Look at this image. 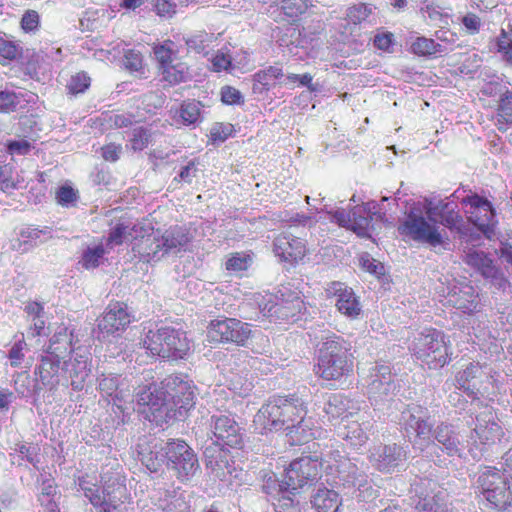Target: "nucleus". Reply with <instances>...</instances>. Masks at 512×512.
Returning <instances> with one entry per match:
<instances>
[{
  "label": "nucleus",
  "mask_w": 512,
  "mask_h": 512,
  "mask_svg": "<svg viewBox=\"0 0 512 512\" xmlns=\"http://www.w3.org/2000/svg\"><path fill=\"white\" fill-rule=\"evenodd\" d=\"M328 456L332 463L325 468V476L331 489L322 484L312 492L310 504L316 512H338L343 503L364 511L382 504L379 489L358 467L356 459L346 457L339 450L329 451Z\"/></svg>",
  "instance_id": "nucleus-1"
},
{
  "label": "nucleus",
  "mask_w": 512,
  "mask_h": 512,
  "mask_svg": "<svg viewBox=\"0 0 512 512\" xmlns=\"http://www.w3.org/2000/svg\"><path fill=\"white\" fill-rule=\"evenodd\" d=\"M197 387L187 374L174 373L159 383L143 386L137 392L139 405L147 406L157 424L183 421L196 404Z\"/></svg>",
  "instance_id": "nucleus-2"
},
{
  "label": "nucleus",
  "mask_w": 512,
  "mask_h": 512,
  "mask_svg": "<svg viewBox=\"0 0 512 512\" xmlns=\"http://www.w3.org/2000/svg\"><path fill=\"white\" fill-rule=\"evenodd\" d=\"M425 213L426 216H423L420 210L410 209L404 221L398 226L399 234L431 247L448 245V234L438 225L441 224L449 230L459 229L463 218L459 213L458 204L447 200L429 201L425 206Z\"/></svg>",
  "instance_id": "nucleus-3"
},
{
  "label": "nucleus",
  "mask_w": 512,
  "mask_h": 512,
  "mask_svg": "<svg viewBox=\"0 0 512 512\" xmlns=\"http://www.w3.org/2000/svg\"><path fill=\"white\" fill-rule=\"evenodd\" d=\"M138 457L152 473L166 467L168 472L181 483H187L200 470L197 453L183 439L145 437L138 443Z\"/></svg>",
  "instance_id": "nucleus-4"
},
{
  "label": "nucleus",
  "mask_w": 512,
  "mask_h": 512,
  "mask_svg": "<svg viewBox=\"0 0 512 512\" xmlns=\"http://www.w3.org/2000/svg\"><path fill=\"white\" fill-rule=\"evenodd\" d=\"M315 374L336 387L343 384L354 370V354L349 340L335 333L322 336L317 345Z\"/></svg>",
  "instance_id": "nucleus-5"
},
{
  "label": "nucleus",
  "mask_w": 512,
  "mask_h": 512,
  "mask_svg": "<svg viewBox=\"0 0 512 512\" xmlns=\"http://www.w3.org/2000/svg\"><path fill=\"white\" fill-rule=\"evenodd\" d=\"M101 481L99 487L86 475L78 477L75 483L95 512H123L122 507L129 498L125 478L118 472H108L102 475Z\"/></svg>",
  "instance_id": "nucleus-6"
},
{
  "label": "nucleus",
  "mask_w": 512,
  "mask_h": 512,
  "mask_svg": "<svg viewBox=\"0 0 512 512\" xmlns=\"http://www.w3.org/2000/svg\"><path fill=\"white\" fill-rule=\"evenodd\" d=\"M412 447L424 457L430 459L435 465L443 467L448 457H462L464 444L456 426L447 422H440L432 427V432L425 440L412 442Z\"/></svg>",
  "instance_id": "nucleus-7"
},
{
  "label": "nucleus",
  "mask_w": 512,
  "mask_h": 512,
  "mask_svg": "<svg viewBox=\"0 0 512 512\" xmlns=\"http://www.w3.org/2000/svg\"><path fill=\"white\" fill-rule=\"evenodd\" d=\"M190 241L191 236L188 229L175 225L163 233L157 231L142 237L133 246V251L139 255L142 261L158 262L166 256L175 255L185 250Z\"/></svg>",
  "instance_id": "nucleus-8"
},
{
  "label": "nucleus",
  "mask_w": 512,
  "mask_h": 512,
  "mask_svg": "<svg viewBox=\"0 0 512 512\" xmlns=\"http://www.w3.org/2000/svg\"><path fill=\"white\" fill-rule=\"evenodd\" d=\"M307 406L303 398L297 394L271 397L258 411L257 421L263 429L280 432L298 417L306 416Z\"/></svg>",
  "instance_id": "nucleus-9"
},
{
  "label": "nucleus",
  "mask_w": 512,
  "mask_h": 512,
  "mask_svg": "<svg viewBox=\"0 0 512 512\" xmlns=\"http://www.w3.org/2000/svg\"><path fill=\"white\" fill-rule=\"evenodd\" d=\"M143 345L152 355L169 361L185 359L190 350L186 332L173 326L148 330Z\"/></svg>",
  "instance_id": "nucleus-10"
},
{
  "label": "nucleus",
  "mask_w": 512,
  "mask_h": 512,
  "mask_svg": "<svg viewBox=\"0 0 512 512\" xmlns=\"http://www.w3.org/2000/svg\"><path fill=\"white\" fill-rule=\"evenodd\" d=\"M449 339L443 331L425 328L417 333L409 346L412 355L426 364L429 369L444 367L450 361Z\"/></svg>",
  "instance_id": "nucleus-11"
},
{
  "label": "nucleus",
  "mask_w": 512,
  "mask_h": 512,
  "mask_svg": "<svg viewBox=\"0 0 512 512\" xmlns=\"http://www.w3.org/2000/svg\"><path fill=\"white\" fill-rule=\"evenodd\" d=\"M508 479L501 470L485 467L478 473L474 485L492 508L497 511H508L512 501Z\"/></svg>",
  "instance_id": "nucleus-12"
},
{
  "label": "nucleus",
  "mask_w": 512,
  "mask_h": 512,
  "mask_svg": "<svg viewBox=\"0 0 512 512\" xmlns=\"http://www.w3.org/2000/svg\"><path fill=\"white\" fill-rule=\"evenodd\" d=\"M323 459L321 455L302 456L293 460L285 470L281 481H274L279 487L291 488L294 491H301L315 485L321 478Z\"/></svg>",
  "instance_id": "nucleus-13"
},
{
  "label": "nucleus",
  "mask_w": 512,
  "mask_h": 512,
  "mask_svg": "<svg viewBox=\"0 0 512 512\" xmlns=\"http://www.w3.org/2000/svg\"><path fill=\"white\" fill-rule=\"evenodd\" d=\"M274 299L275 301L268 307V313L271 317L290 323L307 320L308 309L300 291L283 287L278 290Z\"/></svg>",
  "instance_id": "nucleus-14"
},
{
  "label": "nucleus",
  "mask_w": 512,
  "mask_h": 512,
  "mask_svg": "<svg viewBox=\"0 0 512 512\" xmlns=\"http://www.w3.org/2000/svg\"><path fill=\"white\" fill-rule=\"evenodd\" d=\"M251 333V325L236 318L214 319L207 326V339L210 343L245 346Z\"/></svg>",
  "instance_id": "nucleus-15"
},
{
  "label": "nucleus",
  "mask_w": 512,
  "mask_h": 512,
  "mask_svg": "<svg viewBox=\"0 0 512 512\" xmlns=\"http://www.w3.org/2000/svg\"><path fill=\"white\" fill-rule=\"evenodd\" d=\"M462 204L466 207L467 220L486 238L491 239L498 222L492 203L487 198L472 193L462 199Z\"/></svg>",
  "instance_id": "nucleus-16"
},
{
  "label": "nucleus",
  "mask_w": 512,
  "mask_h": 512,
  "mask_svg": "<svg viewBox=\"0 0 512 512\" xmlns=\"http://www.w3.org/2000/svg\"><path fill=\"white\" fill-rule=\"evenodd\" d=\"M131 323V315L127 305L121 302L109 304L105 312L97 319L95 337L102 342L121 336Z\"/></svg>",
  "instance_id": "nucleus-17"
},
{
  "label": "nucleus",
  "mask_w": 512,
  "mask_h": 512,
  "mask_svg": "<svg viewBox=\"0 0 512 512\" xmlns=\"http://www.w3.org/2000/svg\"><path fill=\"white\" fill-rule=\"evenodd\" d=\"M209 440L227 445L234 449H242L245 444V430L231 414H214L210 417Z\"/></svg>",
  "instance_id": "nucleus-18"
},
{
  "label": "nucleus",
  "mask_w": 512,
  "mask_h": 512,
  "mask_svg": "<svg viewBox=\"0 0 512 512\" xmlns=\"http://www.w3.org/2000/svg\"><path fill=\"white\" fill-rule=\"evenodd\" d=\"M429 410L419 404H408L400 414L399 424L407 437L415 436L412 442L425 440L432 432Z\"/></svg>",
  "instance_id": "nucleus-19"
},
{
  "label": "nucleus",
  "mask_w": 512,
  "mask_h": 512,
  "mask_svg": "<svg viewBox=\"0 0 512 512\" xmlns=\"http://www.w3.org/2000/svg\"><path fill=\"white\" fill-rule=\"evenodd\" d=\"M463 261L498 290H504L509 285V281L502 269L495 264L494 260L486 252L469 249L465 253Z\"/></svg>",
  "instance_id": "nucleus-20"
},
{
  "label": "nucleus",
  "mask_w": 512,
  "mask_h": 512,
  "mask_svg": "<svg viewBox=\"0 0 512 512\" xmlns=\"http://www.w3.org/2000/svg\"><path fill=\"white\" fill-rule=\"evenodd\" d=\"M35 374L39 377L38 380L42 388H46L49 391H55L60 386L69 387L63 358L47 353L42 355L35 367Z\"/></svg>",
  "instance_id": "nucleus-21"
},
{
  "label": "nucleus",
  "mask_w": 512,
  "mask_h": 512,
  "mask_svg": "<svg viewBox=\"0 0 512 512\" xmlns=\"http://www.w3.org/2000/svg\"><path fill=\"white\" fill-rule=\"evenodd\" d=\"M408 458V446L396 443L378 445L369 456L373 467L381 473H393L402 468Z\"/></svg>",
  "instance_id": "nucleus-22"
},
{
  "label": "nucleus",
  "mask_w": 512,
  "mask_h": 512,
  "mask_svg": "<svg viewBox=\"0 0 512 512\" xmlns=\"http://www.w3.org/2000/svg\"><path fill=\"white\" fill-rule=\"evenodd\" d=\"M231 449L233 448L209 439L204 444L203 457L206 468L220 480H225L227 476L232 475L234 461Z\"/></svg>",
  "instance_id": "nucleus-23"
},
{
  "label": "nucleus",
  "mask_w": 512,
  "mask_h": 512,
  "mask_svg": "<svg viewBox=\"0 0 512 512\" xmlns=\"http://www.w3.org/2000/svg\"><path fill=\"white\" fill-rule=\"evenodd\" d=\"M272 246L275 257L290 265L298 264L307 252L306 241L287 232L276 236Z\"/></svg>",
  "instance_id": "nucleus-24"
},
{
  "label": "nucleus",
  "mask_w": 512,
  "mask_h": 512,
  "mask_svg": "<svg viewBox=\"0 0 512 512\" xmlns=\"http://www.w3.org/2000/svg\"><path fill=\"white\" fill-rule=\"evenodd\" d=\"M455 380L456 387L473 399H479L487 392L484 380L489 381V377L478 363H469L456 374Z\"/></svg>",
  "instance_id": "nucleus-25"
},
{
  "label": "nucleus",
  "mask_w": 512,
  "mask_h": 512,
  "mask_svg": "<svg viewBox=\"0 0 512 512\" xmlns=\"http://www.w3.org/2000/svg\"><path fill=\"white\" fill-rule=\"evenodd\" d=\"M120 375L108 374L102 375L99 379V389L103 396L107 397L108 404L112 405L115 414L124 413L127 407L126 398L130 396L129 392L120 388Z\"/></svg>",
  "instance_id": "nucleus-26"
},
{
  "label": "nucleus",
  "mask_w": 512,
  "mask_h": 512,
  "mask_svg": "<svg viewBox=\"0 0 512 512\" xmlns=\"http://www.w3.org/2000/svg\"><path fill=\"white\" fill-rule=\"evenodd\" d=\"M359 410L358 403L342 393L326 394L323 411L329 421L343 420Z\"/></svg>",
  "instance_id": "nucleus-27"
},
{
  "label": "nucleus",
  "mask_w": 512,
  "mask_h": 512,
  "mask_svg": "<svg viewBox=\"0 0 512 512\" xmlns=\"http://www.w3.org/2000/svg\"><path fill=\"white\" fill-rule=\"evenodd\" d=\"M65 372L68 376L69 386L74 391H82L90 377L91 367L88 363V356L79 355L71 359H65Z\"/></svg>",
  "instance_id": "nucleus-28"
},
{
  "label": "nucleus",
  "mask_w": 512,
  "mask_h": 512,
  "mask_svg": "<svg viewBox=\"0 0 512 512\" xmlns=\"http://www.w3.org/2000/svg\"><path fill=\"white\" fill-rule=\"evenodd\" d=\"M337 286L338 288L335 289L337 310L350 319H356L362 311L359 297L352 288L342 283H338Z\"/></svg>",
  "instance_id": "nucleus-29"
},
{
  "label": "nucleus",
  "mask_w": 512,
  "mask_h": 512,
  "mask_svg": "<svg viewBox=\"0 0 512 512\" xmlns=\"http://www.w3.org/2000/svg\"><path fill=\"white\" fill-rule=\"evenodd\" d=\"M281 432L284 433L285 441L290 446L301 445L314 438L312 421L305 416L298 417Z\"/></svg>",
  "instance_id": "nucleus-30"
},
{
  "label": "nucleus",
  "mask_w": 512,
  "mask_h": 512,
  "mask_svg": "<svg viewBox=\"0 0 512 512\" xmlns=\"http://www.w3.org/2000/svg\"><path fill=\"white\" fill-rule=\"evenodd\" d=\"M449 303L464 314H474L479 311L478 294L471 285H464L450 295Z\"/></svg>",
  "instance_id": "nucleus-31"
},
{
  "label": "nucleus",
  "mask_w": 512,
  "mask_h": 512,
  "mask_svg": "<svg viewBox=\"0 0 512 512\" xmlns=\"http://www.w3.org/2000/svg\"><path fill=\"white\" fill-rule=\"evenodd\" d=\"M371 421H353L338 431V436L353 448L363 446L368 440V432L372 428Z\"/></svg>",
  "instance_id": "nucleus-32"
},
{
  "label": "nucleus",
  "mask_w": 512,
  "mask_h": 512,
  "mask_svg": "<svg viewBox=\"0 0 512 512\" xmlns=\"http://www.w3.org/2000/svg\"><path fill=\"white\" fill-rule=\"evenodd\" d=\"M72 352V332L67 327H60L50 338L46 353L65 360Z\"/></svg>",
  "instance_id": "nucleus-33"
},
{
  "label": "nucleus",
  "mask_w": 512,
  "mask_h": 512,
  "mask_svg": "<svg viewBox=\"0 0 512 512\" xmlns=\"http://www.w3.org/2000/svg\"><path fill=\"white\" fill-rule=\"evenodd\" d=\"M375 208L374 202L355 205L351 210L350 230L359 236L367 234L370 223L373 219L372 209ZM376 214V212H374Z\"/></svg>",
  "instance_id": "nucleus-34"
},
{
  "label": "nucleus",
  "mask_w": 512,
  "mask_h": 512,
  "mask_svg": "<svg viewBox=\"0 0 512 512\" xmlns=\"http://www.w3.org/2000/svg\"><path fill=\"white\" fill-rule=\"evenodd\" d=\"M449 493L442 489L432 496L420 498L415 506V512H451Z\"/></svg>",
  "instance_id": "nucleus-35"
},
{
  "label": "nucleus",
  "mask_w": 512,
  "mask_h": 512,
  "mask_svg": "<svg viewBox=\"0 0 512 512\" xmlns=\"http://www.w3.org/2000/svg\"><path fill=\"white\" fill-rule=\"evenodd\" d=\"M202 104L197 100H185L181 103L178 110L176 122L185 126L195 127L202 122L201 116Z\"/></svg>",
  "instance_id": "nucleus-36"
},
{
  "label": "nucleus",
  "mask_w": 512,
  "mask_h": 512,
  "mask_svg": "<svg viewBox=\"0 0 512 512\" xmlns=\"http://www.w3.org/2000/svg\"><path fill=\"white\" fill-rule=\"evenodd\" d=\"M300 491L291 490V488L279 487V495L273 502L276 512H301V503L297 498Z\"/></svg>",
  "instance_id": "nucleus-37"
},
{
  "label": "nucleus",
  "mask_w": 512,
  "mask_h": 512,
  "mask_svg": "<svg viewBox=\"0 0 512 512\" xmlns=\"http://www.w3.org/2000/svg\"><path fill=\"white\" fill-rule=\"evenodd\" d=\"M478 424L473 429L479 441L483 444H491L500 439L502 430L500 425L489 419L477 418Z\"/></svg>",
  "instance_id": "nucleus-38"
},
{
  "label": "nucleus",
  "mask_w": 512,
  "mask_h": 512,
  "mask_svg": "<svg viewBox=\"0 0 512 512\" xmlns=\"http://www.w3.org/2000/svg\"><path fill=\"white\" fill-rule=\"evenodd\" d=\"M23 47L4 32H0V64L17 61L22 57Z\"/></svg>",
  "instance_id": "nucleus-39"
},
{
  "label": "nucleus",
  "mask_w": 512,
  "mask_h": 512,
  "mask_svg": "<svg viewBox=\"0 0 512 512\" xmlns=\"http://www.w3.org/2000/svg\"><path fill=\"white\" fill-rule=\"evenodd\" d=\"M399 385L395 379H372L368 384V393L381 401L392 399Z\"/></svg>",
  "instance_id": "nucleus-40"
},
{
  "label": "nucleus",
  "mask_w": 512,
  "mask_h": 512,
  "mask_svg": "<svg viewBox=\"0 0 512 512\" xmlns=\"http://www.w3.org/2000/svg\"><path fill=\"white\" fill-rule=\"evenodd\" d=\"M14 389L19 397H33L36 400L42 390V386L32 379L27 372H21L14 379Z\"/></svg>",
  "instance_id": "nucleus-41"
},
{
  "label": "nucleus",
  "mask_w": 512,
  "mask_h": 512,
  "mask_svg": "<svg viewBox=\"0 0 512 512\" xmlns=\"http://www.w3.org/2000/svg\"><path fill=\"white\" fill-rule=\"evenodd\" d=\"M160 71L162 79L170 85H176L189 79L188 66L183 62L171 63Z\"/></svg>",
  "instance_id": "nucleus-42"
},
{
  "label": "nucleus",
  "mask_w": 512,
  "mask_h": 512,
  "mask_svg": "<svg viewBox=\"0 0 512 512\" xmlns=\"http://www.w3.org/2000/svg\"><path fill=\"white\" fill-rule=\"evenodd\" d=\"M411 50L416 55L426 57L446 52V48L443 45L435 42L431 38L426 37H417L416 40L411 44Z\"/></svg>",
  "instance_id": "nucleus-43"
},
{
  "label": "nucleus",
  "mask_w": 512,
  "mask_h": 512,
  "mask_svg": "<svg viewBox=\"0 0 512 512\" xmlns=\"http://www.w3.org/2000/svg\"><path fill=\"white\" fill-rule=\"evenodd\" d=\"M23 102H31V99H24L23 93H16L11 90L0 91V112L1 113H12L20 108H23Z\"/></svg>",
  "instance_id": "nucleus-44"
},
{
  "label": "nucleus",
  "mask_w": 512,
  "mask_h": 512,
  "mask_svg": "<svg viewBox=\"0 0 512 512\" xmlns=\"http://www.w3.org/2000/svg\"><path fill=\"white\" fill-rule=\"evenodd\" d=\"M376 7L373 4L359 3L348 9V17L354 24L367 21L373 23L376 21L375 17Z\"/></svg>",
  "instance_id": "nucleus-45"
},
{
  "label": "nucleus",
  "mask_w": 512,
  "mask_h": 512,
  "mask_svg": "<svg viewBox=\"0 0 512 512\" xmlns=\"http://www.w3.org/2000/svg\"><path fill=\"white\" fill-rule=\"evenodd\" d=\"M174 46L175 44L171 40L154 46L153 52L160 70L177 60V51Z\"/></svg>",
  "instance_id": "nucleus-46"
},
{
  "label": "nucleus",
  "mask_w": 512,
  "mask_h": 512,
  "mask_svg": "<svg viewBox=\"0 0 512 512\" xmlns=\"http://www.w3.org/2000/svg\"><path fill=\"white\" fill-rule=\"evenodd\" d=\"M136 225L132 227L125 222H119L109 230L106 245L110 248L122 245L127 236L132 235V231L136 232Z\"/></svg>",
  "instance_id": "nucleus-47"
},
{
  "label": "nucleus",
  "mask_w": 512,
  "mask_h": 512,
  "mask_svg": "<svg viewBox=\"0 0 512 512\" xmlns=\"http://www.w3.org/2000/svg\"><path fill=\"white\" fill-rule=\"evenodd\" d=\"M105 253L106 251L102 244L87 247L83 250L79 263L87 270L95 269L102 263Z\"/></svg>",
  "instance_id": "nucleus-48"
},
{
  "label": "nucleus",
  "mask_w": 512,
  "mask_h": 512,
  "mask_svg": "<svg viewBox=\"0 0 512 512\" xmlns=\"http://www.w3.org/2000/svg\"><path fill=\"white\" fill-rule=\"evenodd\" d=\"M360 268L374 276L377 279H382L386 274L385 266L379 260H376L372 257V255L368 252H363L359 255L358 258Z\"/></svg>",
  "instance_id": "nucleus-49"
},
{
  "label": "nucleus",
  "mask_w": 512,
  "mask_h": 512,
  "mask_svg": "<svg viewBox=\"0 0 512 512\" xmlns=\"http://www.w3.org/2000/svg\"><path fill=\"white\" fill-rule=\"evenodd\" d=\"M284 78L283 70L279 66H269L254 74V79L257 82L262 83V85H267L270 88H273L277 83L280 84Z\"/></svg>",
  "instance_id": "nucleus-50"
},
{
  "label": "nucleus",
  "mask_w": 512,
  "mask_h": 512,
  "mask_svg": "<svg viewBox=\"0 0 512 512\" xmlns=\"http://www.w3.org/2000/svg\"><path fill=\"white\" fill-rule=\"evenodd\" d=\"M14 451L19 454V458L21 457V460H26L28 463L33 465V467L38 468V464L40 463V447L37 444L18 443L16 444Z\"/></svg>",
  "instance_id": "nucleus-51"
},
{
  "label": "nucleus",
  "mask_w": 512,
  "mask_h": 512,
  "mask_svg": "<svg viewBox=\"0 0 512 512\" xmlns=\"http://www.w3.org/2000/svg\"><path fill=\"white\" fill-rule=\"evenodd\" d=\"M20 236L23 239L34 241L35 243H42L47 239L52 238V229L48 226H45L42 229L34 226H27L21 229Z\"/></svg>",
  "instance_id": "nucleus-52"
},
{
  "label": "nucleus",
  "mask_w": 512,
  "mask_h": 512,
  "mask_svg": "<svg viewBox=\"0 0 512 512\" xmlns=\"http://www.w3.org/2000/svg\"><path fill=\"white\" fill-rule=\"evenodd\" d=\"M151 132L145 127H136L133 129L130 142L134 151H141L146 148L150 142Z\"/></svg>",
  "instance_id": "nucleus-53"
},
{
  "label": "nucleus",
  "mask_w": 512,
  "mask_h": 512,
  "mask_svg": "<svg viewBox=\"0 0 512 512\" xmlns=\"http://www.w3.org/2000/svg\"><path fill=\"white\" fill-rule=\"evenodd\" d=\"M90 81L91 79L87 73L79 72L71 77L67 89L73 95L84 93L89 88Z\"/></svg>",
  "instance_id": "nucleus-54"
},
{
  "label": "nucleus",
  "mask_w": 512,
  "mask_h": 512,
  "mask_svg": "<svg viewBox=\"0 0 512 512\" xmlns=\"http://www.w3.org/2000/svg\"><path fill=\"white\" fill-rule=\"evenodd\" d=\"M308 6V0H282L281 3L283 13L290 18L305 13Z\"/></svg>",
  "instance_id": "nucleus-55"
},
{
  "label": "nucleus",
  "mask_w": 512,
  "mask_h": 512,
  "mask_svg": "<svg viewBox=\"0 0 512 512\" xmlns=\"http://www.w3.org/2000/svg\"><path fill=\"white\" fill-rule=\"evenodd\" d=\"M251 262V257L244 253H235L229 257L225 263L228 271L240 272L247 270Z\"/></svg>",
  "instance_id": "nucleus-56"
},
{
  "label": "nucleus",
  "mask_w": 512,
  "mask_h": 512,
  "mask_svg": "<svg viewBox=\"0 0 512 512\" xmlns=\"http://www.w3.org/2000/svg\"><path fill=\"white\" fill-rule=\"evenodd\" d=\"M123 64L131 72H138L143 67V57L139 51L128 49L124 52Z\"/></svg>",
  "instance_id": "nucleus-57"
},
{
  "label": "nucleus",
  "mask_w": 512,
  "mask_h": 512,
  "mask_svg": "<svg viewBox=\"0 0 512 512\" xmlns=\"http://www.w3.org/2000/svg\"><path fill=\"white\" fill-rule=\"evenodd\" d=\"M312 75L309 73H305L302 75L298 74H288L285 76L283 81L280 82L281 85H289L298 83V85L307 87L311 92H316L317 87L312 83Z\"/></svg>",
  "instance_id": "nucleus-58"
},
{
  "label": "nucleus",
  "mask_w": 512,
  "mask_h": 512,
  "mask_svg": "<svg viewBox=\"0 0 512 512\" xmlns=\"http://www.w3.org/2000/svg\"><path fill=\"white\" fill-rule=\"evenodd\" d=\"M207 42L208 35L206 33L196 34L185 40L188 51H192L197 54H206V48L208 46Z\"/></svg>",
  "instance_id": "nucleus-59"
},
{
  "label": "nucleus",
  "mask_w": 512,
  "mask_h": 512,
  "mask_svg": "<svg viewBox=\"0 0 512 512\" xmlns=\"http://www.w3.org/2000/svg\"><path fill=\"white\" fill-rule=\"evenodd\" d=\"M505 90H509L508 87L503 84V81L500 77L496 76L488 82H485L481 88V92L483 95L492 97L496 95H503Z\"/></svg>",
  "instance_id": "nucleus-60"
},
{
  "label": "nucleus",
  "mask_w": 512,
  "mask_h": 512,
  "mask_svg": "<svg viewBox=\"0 0 512 512\" xmlns=\"http://www.w3.org/2000/svg\"><path fill=\"white\" fill-rule=\"evenodd\" d=\"M57 202L63 207L74 206L78 195L71 186H61L56 193Z\"/></svg>",
  "instance_id": "nucleus-61"
},
{
  "label": "nucleus",
  "mask_w": 512,
  "mask_h": 512,
  "mask_svg": "<svg viewBox=\"0 0 512 512\" xmlns=\"http://www.w3.org/2000/svg\"><path fill=\"white\" fill-rule=\"evenodd\" d=\"M234 127L230 123H215L210 131L211 139L214 142H224L233 133Z\"/></svg>",
  "instance_id": "nucleus-62"
},
{
  "label": "nucleus",
  "mask_w": 512,
  "mask_h": 512,
  "mask_svg": "<svg viewBox=\"0 0 512 512\" xmlns=\"http://www.w3.org/2000/svg\"><path fill=\"white\" fill-rule=\"evenodd\" d=\"M329 221L338 225L339 227L350 229L351 214L344 208L330 209Z\"/></svg>",
  "instance_id": "nucleus-63"
},
{
  "label": "nucleus",
  "mask_w": 512,
  "mask_h": 512,
  "mask_svg": "<svg viewBox=\"0 0 512 512\" xmlns=\"http://www.w3.org/2000/svg\"><path fill=\"white\" fill-rule=\"evenodd\" d=\"M500 116L504 118L505 122L512 123V92L505 90V93L500 98L499 103Z\"/></svg>",
  "instance_id": "nucleus-64"
}]
</instances>
